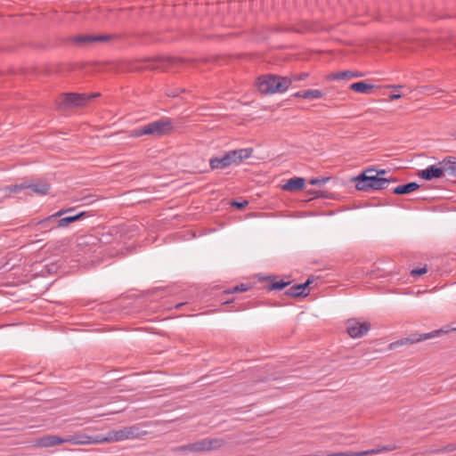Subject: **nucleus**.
<instances>
[{
	"instance_id": "nucleus-1",
	"label": "nucleus",
	"mask_w": 456,
	"mask_h": 456,
	"mask_svg": "<svg viewBox=\"0 0 456 456\" xmlns=\"http://www.w3.org/2000/svg\"><path fill=\"white\" fill-rule=\"evenodd\" d=\"M355 182V189L362 191H369L370 190H384L391 182H396V178H385L378 176L375 168H367L362 171L359 175L352 178Z\"/></svg>"
},
{
	"instance_id": "nucleus-2",
	"label": "nucleus",
	"mask_w": 456,
	"mask_h": 456,
	"mask_svg": "<svg viewBox=\"0 0 456 456\" xmlns=\"http://www.w3.org/2000/svg\"><path fill=\"white\" fill-rule=\"evenodd\" d=\"M252 148H243L226 151L222 157H213L209 159V167L214 169H224L232 165H240L251 157Z\"/></svg>"
},
{
	"instance_id": "nucleus-3",
	"label": "nucleus",
	"mask_w": 456,
	"mask_h": 456,
	"mask_svg": "<svg viewBox=\"0 0 456 456\" xmlns=\"http://www.w3.org/2000/svg\"><path fill=\"white\" fill-rule=\"evenodd\" d=\"M172 130V120L169 118H162L134 129L131 132V136L140 137L142 135H151L154 137H161L170 134Z\"/></svg>"
},
{
	"instance_id": "nucleus-4",
	"label": "nucleus",
	"mask_w": 456,
	"mask_h": 456,
	"mask_svg": "<svg viewBox=\"0 0 456 456\" xmlns=\"http://www.w3.org/2000/svg\"><path fill=\"white\" fill-rule=\"evenodd\" d=\"M290 86L288 77L273 74L263 75L258 77L256 86L262 94H272L285 92Z\"/></svg>"
},
{
	"instance_id": "nucleus-5",
	"label": "nucleus",
	"mask_w": 456,
	"mask_h": 456,
	"mask_svg": "<svg viewBox=\"0 0 456 456\" xmlns=\"http://www.w3.org/2000/svg\"><path fill=\"white\" fill-rule=\"evenodd\" d=\"M225 444L223 438H204L191 444L172 448L174 452H204L221 448Z\"/></svg>"
},
{
	"instance_id": "nucleus-6",
	"label": "nucleus",
	"mask_w": 456,
	"mask_h": 456,
	"mask_svg": "<svg viewBox=\"0 0 456 456\" xmlns=\"http://www.w3.org/2000/svg\"><path fill=\"white\" fill-rule=\"evenodd\" d=\"M100 94H77V93H65L61 96L59 102L60 108H73L83 107L89 101L99 97Z\"/></svg>"
},
{
	"instance_id": "nucleus-7",
	"label": "nucleus",
	"mask_w": 456,
	"mask_h": 456,
	"mask_svg": "<svg viewBox=\"0 0 456 456\" xmlns=\"http://www.w3.org/2000/svg\"><path fill=\"white\" fill-rule=\"evenodd\" d=\"M74 210L75 209L73 208H62V209L59 210L58 212H56L44 219H41L38 221H36L34 219V220H32L31 224L33 225L37 226L38 231H40L42 232H47L53 230L54 228H58L56 226L57 218L61 217L64 214L74 212Z\"/></svg>"
},
{
	"instance_id": "nucleus-8",
	"label": "nucleus",
	"mask_w": 456,
	"mask_h": 456,
	"mask_svg": "<svg viewBox=\"0 0 456 456\" xmlns=\"http://www.w3.org/2000/svg\"><path fill=\"white\" fill-rule=\"evenodd\" d=\"M440 332H442L441 330H435V331H432L429 333H423V334L413 333V334H411L407 338H403L395 342H392L389 345V349H395L402 346H405L408 344H414V343H418V342H420V341H423V340H426L428 338H432L436 337V335H438Z\"/></svg>"
},
{
	"instance_id": "nucleus-9",
	"label": "nucleus",
	"mask_w": 456,
	"mask_h": 456,
	"mask_svg": "<svg viewBox=\"0 0 456 456\" xmlns=\"http://www.w3.org/2000/svg\"><path fill=\"white\" fill-rule=\"evenodd\" d=\"M370 330V323L368 322H361L356 319H350L346 322V331L353 338H362Z\"/></svg>"
},
{
	"instance_id": "nucleus-10",
	"label": "nucleus",
	"mask_w": 456,
	"mask_h": 456,
	"mask_svg": "<svg viewBox=\"0 0 456 456\" xmlns=\"http://www.w3.org/2000/svg\"><path fill=\"white\" fill-rule=\"evenodd\" d=\"M63 444H70L74 445L98 444L97 436H91L85 433H75L62 437Z\"/></svg>"
},
{
	"instance_id": "nucleus-11",
	"label": "nucleus",
	"mask_w": 456,
	"mask_h": 456,
	"mask_svg": "<svg viewBox=\"0 0 456 456\" xmlns=\"http://www.w3.org/2000/svg\"><path fill=\"white\" fill-rule=\"evenodd\" d=\"M418 175L426 181H431L433 179L441 178L444 176L445 174L440 161L436 165H431L426 169L419 170Z\"/></svg>"
},
{
	"instance_id": "nucleus-12",
	"label": "nucleus",
	"mask_w": 456,
	"mask_h": 456,
	"mask_svg": "<svg viewBox=\"0 0 456 456\" xmlns=\"http://www.w3.org/2000/svg\"><path fill=\"white\" fill-rule=\"evenodd\" d=\"M99 444H110L126 440L125 428L113 429L106 435H97Z\"/></svg>"
},
{
	"instance_id": "nucleus-13",
	"label": "nucleus",
	"mask_w": 456,
	"mask_h": 456,
	"mask_svg": "<svg viewBox=\"0 0 456 456\" xmlns=\"http://www.w3.org/2000/svg\"><path fill=\"white\" fill-rule=\"evenodd\" d=\"M63 444L62 437L54 435H46L35 440V446L46 448Z\"/></svg>"
},
{
	"instance_id": "nucleus-14",
	"label": "nucleus",
	"mask_w": 456,
	"mask_h": 456,
	"mask_svg": "<svg viewBox=\"0 0 456 456\" xmlns=\"http://www.w3.org/2000/svg\"><path fill=\"white\" fill-rule=\"evenodd\" d=\"M311 283L312 280L307 279L304 283L290 287L284 294L291 297H306L309 294L308 287Z\"/></svg>"
},
{
	"instance_id": "nucleus-15",
	"label": "nucleus",
	"mask_w": 456,
	"mask_h": 456,
	"mask_svg": "<svg viewBox=\"0 0 456 456\" xmlns=\"http://www.w3.org/2000/svg\"><path fill=\"white\" fill-rule=\"evenodd\" d=\"M27 189H29L33 193L41 196L48 194L51 188L50 183L45 180H39L35 183L27 181Z\"/></svg>"
},
{
	"instance_id": "nucleus-16",
	"label": "nucleus",
	"mask_w": 456,
	"mask_h": 456,
	"mask_svg": "<svg viewBox=\"0 0 456 456\" xmlns=\"http://www.w3.org/2000/svg\"><path fill=\"white\" fill-rule=\"evenodd\" d=\"M86 216H88V214L85 211H81L75 215L67 216L61 217V218L59 217V218H57V221H56V226L58 228L68 227L70 224L79 221V220H82Z\"/></svg>"
},
{
	"instance_id": "nucleus-17",
	"label": "nucleus",
	"mask_w": 456,
	"mask_h": 456,
	"mask_svg": "<svg viewBox=\"0 0 456 456\" xmlns=\"http://www.w3.org/2000/svg\"><path fill=\"white\" fill-rule=\"evenodd\" d=\"M363 77V73L359 71H352V70H344L336 73L330 74L327 78L329 80H341V79H351L354 77Z\"/></svg>"
},
{
	"instance_id": "nucleus-18",
	"label": "nucleus",
	"mask_w": 456,
	"mask_h": 456,
	"mask_svg": "<svg viewBox=\"0 0 456 456\" xmlns=\"http://www.w3.org/2000/svg\"><path fill=\"white\" fill-rule=\"evenodd\" d=\"M126 440L138 439L147 434L146 431L142 430L138 425L125 427Z\"/></svg>"
},
{
	"instance_id": "nucleus-19",
	"label": "nucleus",
	"mask_w": 456,
	"mask_h": 456,
	"mask_svg": "<svg viewBox=\"0 0 456 456\" xmlns=\"http://www.w3.org/2000/svg\"><path fill=\"white\" fill-rule=\"evenodd\" d=\"M441 165L444 170V174L450 176H456V158L446 157L441 161Z\"/></svg>"
},
{
	"instance_id": "nucleus-20",
	"label": "nucleus",
	"mask_w": 456,
	"mask_h": 456,
	"mask_svg": "<svg viewBox=\"0 0 456 456\" xmlns=\"http://www.w3.org/2000/svg\"><path fill=\"white\" fill-rule=\"evenodd\" d=\"M305 179L303 177H293L287 181L282 189L287 191H295L304 188Z\"/></svg>"
},
{
	"instance_id": "nucleus-21",
	"label": "nucleus",
	"mask_w": 456,
	"mask_h": 456,
	"mask_svg": "<svg viewBox=\"0 0 456 456\" xmlns=\"http://www.w3.org/2000/svg\"><path fill=\"white\" fill-rule=\"evenodd\" d=\"M419 188V185L415 182H411L405 184L398 185L393 189V193L396 195L409 194Z\"/></svg>"
},
{
	"instance_id": "nucleus-22",
	"label": "nucleus",
	"mask_w": 456,
	"mask_h": 456,
	"mask_svg": "<svg viewBox=\"0 0 456 456\" xmlns=\"http://www.w3.org/2000/svg\"><path fill=\"white\" fill-rule=\"evenodd\" d=\"M374 87V85L368 84L364 81H360L351 84L349 89L356 93L370 94Z\"/></svg>"
},
{
	"instance_id": "nucleus-23",
	"label": "nucleus",
	"mask_w": 456,
	"mask_h": 456,
	"mask_svg": "<svg viewBox=\"0 0 456 456\" xmlns=\"http://www.w3.org/2000/svg\"><path fill=\"white\" fill-rule=\"evenodd\" d=\"M393 448L384 446L381 449H372L369 451H362L357 452H336V456H367L373 453H379L383 451H391Z\"/></svg>"
},
{
	"instance_id": "nucleus-24",
	"label": "nucleus",
	"mask_w": 456,
	"mask_h": 456,
	"mask_svg": "<svg viewBox=\"0 0 456 456\" xmlns=\"http://www.w3.org/2000/svg\"><path fill=\"white\" fill-rule=\"evenodd\" d=\"M70 42L77 45H88L94 43V36L92 35H78L69 38Z\"/></svg>"
},
{
	"instance_id": "nucleus-25",
	"label": "nucleus",
	"mask_w": 456,
	"mask_h": 456,
	"mask_svg": "<svg viewBox=\"0 0 456 456\" xmlns=\"http://www.w3.org/2000/svg\"><path fill=\"white\" fill-rule=\"evenodd\" d=\"M324 95V94L318 89H308L304 90V99H320Z\"/></svg>"
},
{
	"instance_id": "nucleus-26",
	"label": "nucleus",
	"mask_w": 456,
	"mask_h": 456,
	"mask_svg": "<svg viewBox=\"0 0 456 456\" xmlns=\"http://www.w3.org/2000/svg\"><path fill=\"white\" fill-rule=\"evenodd\" d=\"M27 187H28L27 181H25L19 184L7 185L4 187V191L6 192H10V193H18V192L21 191L22 190L27 189Z\"/></svg>"
},
{
	"instance_id": "nucleus-27",
	"label": "nucleus",
	"mask_w": 456,
	"mask_h": 456,
	"mask_svg": "<svg viewBox=\"0 0 456 456\" xmlns=\"http://www.w3.org/2000/svg\"><path fill=\"white\" fill-rule=\"evenodd\" d=\"M289 284H290V281H272L267 286V290L271 291V290L283 289L284 288H286Z\"/></svg>"
},
{
	"instance_id": "nucleus-28",
	"label": "nucleus",
	"mask_w": 456,
	"mask_h": 456,
	"mask_svg": "<svg viewBox=\"0 0 456 456\" xmlns=\"http://www.w3.org/2000/svg\"><path fill=\"white\" fill-rule=\"evenodd\" d=\"M249 288L250 287L248 284L241 283V284L232 287V289L224 290V294H233V293H238V292H245V291H248L249 289Z\"/></svg>"
},
{
	"instance_id": "nucleus-29",
	"label": "nucleus",
	"mask_w": 456,
	"mask_h": 456,
	"mask_svg": "<svg viewBox=\"0 0 456 456\" xmlns=\"http://www.w3.org/2000/svg\"><path fill=\"white\" fill-rule=\"evenodd\" d=\"M159 61H167L170 65L183 64L186 61L185 59L179 58V57H159Z\"/></svg>"
},
{
	"instance_id": "nucleus-30",
	"label": "nucleus",
	"mask_w": 456,
	"mask_h": 456,
	"mask_svg": "<svg viewBox=\"0 0 456 456\" xmlns=\"http://www.w3.org/2000/svg\"><path fill=\"white\" fill-rule=\"evenodd\" d=\"M308 77H309L308 73L302 72L299 74L291 75L290 77H288V78L290 80V85H291L293 82L305 80Z\"/></svg>"
},
{
	"instance_id": "nucleus-31",
	"label": "nucleus",
	"mask_w": 456,
	"mask_h": 456,
	"mask_svg": "<svg viewBox=\"0 0 456 456\" xmlns=\"http://www.w3.org/2000/svg\"><path fill=\"white\" fill-rule=\"evenodd\" d=\"M428 272L427 266L421 267V268H416L411 270V274L413 277L420 276L422 274H425Z\"/></svg>"
},
{
	"instance_id": "nucleus-32",
	"label": "nucleus",
	"mask_w": 456,
	"mask_h": 456,
	"mask_svg": "<svg viewBox=\"0 0 456 456\" xmlns=\"http://www.w3.org/2000/svg\"><path fill=\"white\" fill-rule=\"evenodd\" d=\"M330 178L329 177H326V178H312L310 181H309V183L310 184H313V185H322V184H324L327 181H329Z\"/></svg>"
},
{
	"instance_id": "nucleus-33",
	"label": "nucleus",
	"mask_w": 456,
	"mask_h": 456,
	"mask_svg": "<svg viewBox=\"0 0 456 456\" xmlns=\"http://www.w3.org/2000/svg\"><path fill=\"white\" fill-rule=\"evenodd\" d=\"M112 37L110 35L94 36V43L95 42H107Z\"/></svg>"
},
{
	"instance_id": "nucleus-34",
	"label": "nucleus",
	"mask_w": 456,
	"mask_h": 456,
	"mask_svg": "<svg viewBox=\"0 0 456 456\" xmlns=\"http://www.w3.org/2000/svg\"><path fill=\"white\" fill-rule=\"evenodd\" d=\"M248 204V202L247 200H243V201H235L234 200L232 202V206L238 209L244 208Z\"/></svg>"
},
{
	"instance_id": "nucleus-35",
	"label": "nucleus",
	"mask_w": 456,
	"mask_h": 456,
	"mask_svg": "<svg viewBox=\"0 0 456 456\" xmlns=\"http://www.w3.org/2000/svg\"><path fill=\"white\" fill-rule=\"evenodd\" d=\"M179 90H174L170 93H167V96L169 97H176L179 94Z\"/></svg>"
},
{
	"instance_id": "nucleus-36",
	"label": "nucleus",
	"mask_w": 456,
	"mask_h": 456,
	"mask_svg": "<svg viewBox=\"0 0 456 456\" xmlns=\"http://www.w3.org/2000/svg\"><path fill=\"white\" fill-rule=\"evenodd\" d=\"M295 98H304V91H298L293 94Z\"/></svg>"
},
{
	"instance_id": "nucleus-37",
	"label": "nucleus",
	"mask_w": 456,
	"mask_h": 456,
	"mask_svg": "<svg viewBox=\"0 0 456 456\" xmlns=\"http://www.w3.org/2000/svg\"><path fill=\"white\" fill-rule=\"evenodd\" d=\"M376 173L378 174V176L382 177V175L387 174V170H385V169L376 170Z\"/></svg>"
},
{
	"instance_id": "nucleus-38",
	"label": "nucleus",
	"mask_w": 456,
	"mask_h": 456,
	"mask_svg": "<svg viewBox=\"0 0 456 456\" xmlns=\"http://www.w3.org/2000/svg\"><path fill=\"white\" fill-rule=\"evenodd\" d=\"M401 97V94H391L389 96L390 100H396V99H399Z\"/></svg>"
},
{
	"instance_id": "nucleus-39",
	"label": "nucleus",
	"mask_w": 456,
	"mask_h": 456,
	"mask_svg": "<svg viewBox=\"0 0 456 456\" xmlns=\"http://www.w3.org/2000/svg\"><path fill=\"white\" fill-rule=\"evenodd\" d=\"M241 308L240 307H236V306H232V309H231L230 311H239L240 310Z\"/></svg>"
},
{
	"instance_id": "nucleus-40",
	"label": "nucleus",
	"mask_w": 456,
	"mask_h": 456,
	"mask_svg": "<svg viewBox=\"0 0 456 456\" xmlns=\"http://www.w3.org/2000/svg\"><path fill=\"white\" fill-rule=\"evenodd\" d=\"M389 87H393V88H401L402 86H390Z\"/></svg>"
},
{
	"instance_id": "nucleus-41",
	"label": "nucleus",
	"mask_w": 456,
	"mask_h": 456,
	"mask_svg": "<svg viewBox=\"0 0 456 456\" xmlns=\"http://www.w3.org/2000/svg\"><path fill=\"white\" fill-rule=\"evenodd\" d=\"M232 300H226V301L224 302V304H229V303H232Z\"/></svg>"
},
{
	"instance_id": "nucleus-42",
	"label": "nucleus",
	"mask_w": 456,
	"mask_h": 456,
	"mask_svg": "<svg viewBox=\"0 0 456 456\" xmlns=\"http://www.w3.org/2000/svg\"><path fill=\"white\" fill-rule=\"evenodd\" d=\"M452 330H456V327L452 328Z\"/></svg>"
}]
</instances>
